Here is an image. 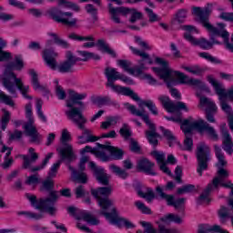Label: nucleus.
I'll return each instance as SVG.
<instances>
[{
	"instance_id": "obj_37",
	"label": "nucleus",
	"mask_w": 233,
	"mask_h": 233,
	"mask_svg": "<svg viewBox=\"0 0 233 233\" xmlns=\"http://www.w3.org/2000/svg\"><path fill=\"white\" fill-rule=\"evenodd\" d=\"M137 103H138V106L141 108L140 110H144L143 106H147L148 110H150V112L154 115V116H157V107L156 106V104H154V102L152 100H141L137 101Z\"/></svg>"
},
{
	"instance_id": "obj_15",
	"label": "nucleus",
	"mask_w": 233,
	"mask_h": 233,
	"mask_svg": "<svg viewBox=\"0 0 233 233\" xmlns=\"http://www.w3.org/2000/svg\"><path fill=\"white\" fill-rule=\"evenodd\" d=\"M207 81L209 82L217 94L218 96V100L220 104V108L227 114L228 117L233 116L232 106L227 102V97L225 96V86L221 84L214 76L208 75L207 76Z\"/></svg>"
},
{
	"instance_id": "obj_61",
	"label": "nucleus",
	"mask_w": 233,
	"mask_h": 233,
	"mask_svg": "<svg viewBox=\"0 0 233 233\" xmlns=\"http://www.w3.org/2000/svg\"><path fill=\"white\" fill-rule=\"evenodd\" d=\"M0 101L5 103V105H8L9 106H14L15 103L12 100V97L8 96L5 92L0 90Z\"/></svg>"
},
{
	"instance_id": "obj_59",
	"label": "nucleus",
	"mask_w": 233,
	"mask_h": 233,
	"mask_svg": "<svg viewBox=\"0 0 233 233\" xmlns=\"http://www.w3.org/2000/svg\"><path fill=\"white\" fill-rule=\"evenodd\" d=\"M196 190V187L194 185H186L182 187H179L177 191V194L183 195V194H190V192H194Z\"/></svg>"
},
{
	"instance_id": "obj_25",
	"label": "nucleus",
	"mask_w": 233,
	"mask_h": 233,
	"mask_svg": "<svg viewBox=\"0 0 233 233\" xmlns=\"http://www.w3.org/2000/svg\"><path fill=\"white\" fill-rule=\"evenodd\" d=\"M89 167H91V170H93L94 176L98 183L101 185H108L110 176L106 174L105 168L96 166V163L94 162H89Z\"/></svg>"
},
{
	"instance_id": "obj_47",
	"label": "nucleus",
	"mask_w": 233,
	"mask_h": 233,
	"mask_svg": "<svg viewBox=\"0 0 233 233\" xmlns=\"http://www.w3.org/2000/svg\"><path fill=\"white\" fill-rule=\"evenodd\" d=\"M181 68L183 70H186V72H188L189 74H193V76H199L203 70L198 66H181Z\"/></svg>"
},
{
	"instance_id": "obj_39",
	"label": "nucleus",
	"mask_w": 233,
	"mask_h": 233,
	"mask_svg": "<svg viewBox=\"0 0 233 233\" xmlns=\"http://www.w3.org/2000/svg\"><path fill=\"white\" fill-rule=\"evenodd\" d=\"M6 45H8L6 40L0 37V62L8 61V59L12 57V54H10V52L3 50L4 48H6Z\"/></svg>"
},
{
	"instance_id": "obj_58",
	"label": "nucleus",
	"mask_w": 233,
	"mask_h": 233,
	"mask_svg": "<svg viewBox=\"0 0 233 233\" xmlns=\"http://www.w3.org/2000/svg\"><path fill=\"white\" fill-rule=\"evenodd\" d=\"M68 38L72 39L73 41H94V36H81L76 35V33H71L68 35Z\"/></svg>"
},
{
	"instance_id": "obj_30",
	"label": "nucleus",
	"mask_w": 233,
	"mask_h": 233,
	"mask_svg": "<svg viewBox=\"0 0 233 233\" xmlns=\"http://www.w3.org/2000/svg\"><path fill=\"white\" fill-rule=\"evenodd\" d=\"M222 148L229 154V156H232L233 154V142H232V137H230V134L227 130H222Z\"/></svg>"
},
{
	"instance_id": "obj_35",
	"label": "nucleus",
	"mask_w": 233,
	"mask_h": 233,
	"mask_svg": "<svg viewBox=\"0 0 233 233\" xmlns=\"http://www.w3.org/2000/svg\"><path fill=\"white\" fill-rule=\"evenodd\" d=\"M117 94H121V96H127L128 97H131L133 101H137H137H141L139 95H137V93L134 92V90L129 87L118 86Z\"/></svg>"
},
{
	"instance_id": "obj_36",
	"label": "nucleus",
	"mask_w": 233,
	"mask_h": 233,
	"mask_svg": "<svg viewBox=\"0 0 233 233\" xmlns=\"http://www.w3.org/2000/svg\"><path fill=\"white\" fill-rule=\"evenodd\" d=\"M177 223V225H181L183 223V218L179 215L176 214H167L165 217L160 218V223L162 225H168V223Z\"/></svg>"
},
{
	"instance_id": "obj_18",
	"label": "nucleus",
	"mask_w": 233,
	"mask_h": 233,
	"mask_svg": "<svg viewBox=\"0 0 233 233\" xmlns=\"http://www.w3.org/2000/svg\"><path fill=\"white\" fill-rule=\"evenodd\" d=\"M72 137H70V132H68V129H63L61 141L64 146L59 150L60 157H62V160L66 159L68 161H74V159H76V154H74V148L72 147V145L67 144V141H70Z\"/></svg>"
},
{
	"instance_id": "obj_48",
	"label": "nucleus",
	"mask_w": 233,
	"mask_h": 233,
	"mask_svg": "<svg viewBox=\"0 0 233 233\" xmlns=\"http://www.w3.org/2000/svg\"><path fill=\"white\" fill-rule=\"evenodd\" d=\"M54 83L56 85V96L57 99H60L61 101L66 99V92L61 86H59V81L55 80Z\"/></svg>"
},
{
	"instance_id": "obj_46",
	"label": "nucleus",
	"mask_w": 233,
	"mask_h": 233,
	"mask_svg": "<svg viewBox=\"0 0 233 233\" xmlns=\"http://www.w3.org/2000/svg\"><path fill=\"white\" fill-rule=\"evenodd\" d=\"M35 108H36V114L39 117V119L43 123H46V116H45V113H43V100L41 98L36 99V104H35Z\"/></svg>"
},
{
	"instance_id": "obj_9",
	"label": "nucleus",
	"mask_w": 233,
	"mask_h": 233,
	"mask_svg": "<svg viewBox=\"0 0 233 233\" xmlns=\"http://www.w3.org/2000/svg\"><path fill=\"white\" fill-rule=\"evenodd\" d=\"M180 128L184 134H190L192 130H197L201 136L206 132L208 137L212 139V141H218L219 139L216 129L203 119H194L192 116H189L182 122Z\"/></svg>"
},
{
	"instance_id": "obj_49",
	"label": "nucleus",
	"mask_w": 233,
	"mask_h": 233,
	"mask_svg": "<svg viewBox=\"0 0 233 233\" xmlns=\"http://www.w3.org/2000/svg\"><path fill=\"white\" fill-rule=\"evenodd\" d=\"M119 134L127 141L132 139V131L130 130V127H128V125L127 124H124L123 127L120 128Z\"/></svg>"
},
{
	"instance_id": "obj_23",
	"label": "nucleus",
	"mask_w": 233,
	"mask_h": 233,
	"mask_svg": "<svg viewBox=\"0 0 233 233\" xmlns=\"http://www.w3.org/2000/svg\"><path fill=\"white\" fill-rule=\"evenodd\" d=\"M140 225L145 228L144 233H179L177 228H167V226L161 223V220L157 222L158 231L154 228L151 223L147 221H141Z\"/></svg>"
},
{
	"instance_id": "obj_63",
	"label": "nucleus",
	"mask_w": 233,
	"mask_h": 233,
	"mask_svg": "<svg viewBox=\"0 0 233 233\" xmlns=\"http://www.w3.org/2000/svg\"><path fill=\"white\" fill-rule=\"evenodd\" d=\"M135 42L137 43L140 48L143 50H152V46L147 43V41H144L142 37L140 36H135Z\"/></svg>"
},
{
	"instance_id": "obj_14",
	"label": "nucleus",
	"mask_w": 233,
	"mask_h": 233,
	"mask_svg": "<svg viewBox=\"0 0 233 233\" xmlns=\"http://www.w3.org/2000/svg\"><path fill=\"white\" fill-rule=\"evenodd\" d=\"M25 117L27 122L24 124L23 128L27 137H29V143L40 145L43 139V136L39 134L37 128H35V126H34L35 120L32 113V103L25 105Z\"/></svg>"
},
{
	"instance_id": "obj_8",
	"label": "nucleus",
	"mask_w": 233,
	"mask_h": 233,
	"mask_svg": "<svg viewBox=\"0 0 233 233\" xmlns=\"http://www.w3.org/2000/svg\"><path fill=\"white\" fill-rule=\"evenodd\" d=\"M137 194L139 198H143L147 201V203H152L154 199H164L167 205L169 207H174L175 208H181L185 205V198H178L176 200L174 195H168L165 193V190L162 187L157 186L156 187V194L150 187H147L145 190H138Z\"/></svg>"
},
{
	"instance_id": "obj_28",
	"label": "nucleus",
	"mask_w": 233,
	"mask_h": 233,
	"mask_svg": "<svg viewBox=\"0 0 233 233\" xmlns=\"http://www.w3.org/2000/svg\"><path fill=\"white\" fill-rule=\"evenodd\" d=\"M86 164L81 163L79 164V170H75L74 167H72V166H69L68 168L69 170L72 172V177L75 181H78V183H86L87 181V177H86V174L85 172H83V170H85L86 168Z\"/></svg>"
},
{
	"instance_id": "obj_62",
	"label": "nucleus",
	"mask_w": 233,
	"mask_h": 233,
	"mask_svg": "<svg viewBox=\"0 0 233 233\" xmlns=\"http://www.w3.org/2000/svg\"><path fill=\"white\" fill-rule=\"evenodd\" d=\"M118 66L123 68V70L127 72V74H130V70H132V62L128 60H118Z\"/></svg>"
},
{
	"instance_id": "obj_64",
	"label": "nucleus",
	"mask_w": 233,
	"mask_h": 233,
	"mask_svg": "<svg viewBox=\"0 0 233 233\" xmlns=\"http://www.w3.org/2000/svg\"><path fill=\"white\" fill-rule=\"evenodd\" d=\"M187 12L185 9L179 10L176 15V20L178 23H184L185 19H187Z\"/></svg>"
},
{
	"instance_id": "obj_43",
	"label": "nucleus",
	"mask_w": 233,
	"mask_h": 233,
	"mask_svg": "<svg viewBox=\"0 0 233 233\" xmlns=\"http://www.w3.org/2000/svg\"><path fill=\"white\" fill-rule=\"evenodd\" d=\"M160 130L167 140L169 147H174V145L177 144V139L176 138V136H174V134H172L170 130L165 129L164 127H160Z\"/></svg>"
},
{
	"instance_id": "obj_41",
	"label": "nucleus",
	"mask_w": 233,
	"mask_h": 233,
	"mask_svg": "<svg viewBox=\"0 0 233 233\" xmlns=\"http://www.w3.org/2000/svg\"><path fill=\"white\" fill-rule=\"evenodd\" d=\"M63 161H66V165H70V163H72V161H68L66 159L63 160V158L60 157V160L53 164L50 167L47 177H51L52 179V177H56V176H57V170H59V167H61V163H63Z\"/></svg>"
},
{
	"instance_id": "obj_60",
	"label": "nucleus",
	"mask_w": 233,
	"mask_h": 233,
	"mask_svg": "<svg viewBox=\"0 0 233 233\" xmlns=\"http://www.w3.org/2000/svg\"><path fill=\"white\" fill-rule=\"evenodd\" d=\"M135 206L142 214H152V210L145 205V203L137 200L135 202Z\"/></svg>"
},
{
	"instance_id": "obj_32",
	"label": "nucleus",
	"mask_w": 233,
	"mask_h": 233,
	"mask_svg": "<svg viewBox=\"0 0 233 233\" xmlns=\"http://www.w3.org/2000/svg\"><path fill=\"white\" fill-rule=\"evenodd\" d=\"M26 3H31V5H43L45 0H25ZM60 5H64L65 8H69L70 10H75V12H79V5H76L72 2H66L65 0H59Z\"/></svg>"
},
{
	"instance_id": "obj_24",
	"label": "nucleus",
	"mask_w": 233,
	"mask_h": 233,
	"mask_svg": "<svg viewBox=\"0 0 233 233\" xmlns=\"http://www.w3.org/2000/svg\"><path fill=\"white\" fill-rule=\"evenodd\" d=\"M104 75L107 79L106 84L107 88L117 94V86L116 85V82L117 81V69L112 66H106L104 70Z\"/></svg>"
},
{
	"instance_id": "obj_13",
	"label": "nucleus",
	"mask_w": 233,
	"mask_h": 233,
	"mask_svg": "<svg viewBox=\"0 0 233 233\" xmlns=\"http://www.w3.org/2000/svg\"><path fill=\"white\" fill-rule=\"evenodd\" d=\"M96 147H97L92 148L90 146H86L85 148L81 150V154L90 152L104 162L117 159V148L115 147L110 146V144L103 145L99 143H96Z\"/></svg>"
},
{
	"instance_id": "obj_11",
	"label": "nucleus",
	"mask_w": 233,
	"mask_h": 233,
	"mask_svg": "<svg viewBox=\"0 0 233 233\" xmlns=\"http://www.w3.org/2000/svg\"><path fill=\"white\" fill-rule=\"evenodd\" d=\"M124 107L130 112V114H133V116H137L138 117H142L143 121L146 122L149 131H146V137L150 143V145H153V147H157L158 141L157 137H159V135L156 133V126L150 121V118L148 117V115H147V111L145 110H137L134 105H131L130 103H125Z\"/></svg>"
},
{
	"instance_id": "obj_57",
	"label": "nucleus",
	"mask_w": 233,
	"mask_h": 233,
	"mask_svg": "<svg viewBox=\"0 0 233 233\" xmlns=\"http://www.w3.org/2000/svg\"><path fill=\"white\" fill-rule=\"evenodd\" d=\"M4 115L1 119L2 130H6V126L10 123V112L6 109H3Z\"/></svg>"
},
{
	"instance_id": "obj_54",
	"label": "nucleus",
	"mask_w": 233,
	"mask_h": 233,
	"mask_svg": "<svg viewBox=\"0 0 233 233\" xmlns=\"http://www.w3.org/2000/svg\"><path fill=\"white\" fill-rule=\"evenodd\" d=\"M52 156H54L53 153H48L40 166L31 167V172H37L39 170H43V168H45V167H46V165H48V161H50V159H52Z\"/></svg>"
},
{
	"instance_id": "obj_17",
	"label": "nucleus",
	"mask_w": 233,
	"mask_h": 233,
	"mask_svg": "<svg viewBox=\"0 0 233 233\" xmlns=\"http://www.w3.org/2000/svg\"><path fill=\"white\" fill-rule=\"evenodd\" d=\"M198 168L197 172L199 176H203V170L208 168V161L210 159V147L204 142H200L197 147Z\"/></svg>"
},
{
	"instance_id": "obj_53",
	"label": "nucleus",
	"mask_w": 233,
	"mask_h": 233,
	"mask_svg": "<svg viewBox=\"0 0 233 233\" xmlns=\"http://www.w3.org/2000/svg\"><path fill=\"white\" fill-rule=\"evenodd\" d=\"M129 15H130V19H129L130 23H136L137 21L143 19V13L137 11V9L131 8Z\"/></svg>"
},
{
	"instance_id": "obj_21",
	"label": "nucleus",
	"mask_w": 233,
	"mask_h": 233,
	"mask_svg": "<svg viewBox=\"0 0 233 233\" xmlns=\"http://www.w3.org/2000/svg\"><path fill=\"white\" fill-rule=\"evenodd\" d=\"M156 63H157V65H161L162 68L153 67V72H155V74H157V76H158V77H160V79H162V81H164V83L167 85V88H170V83L171 81H173V79L171 78L165 79L163 77L167 76V70H170V72H175V71L172 68H170V66H168V62L165 61V59L163 58L157 57Z\"/></svg>"
},
{
	"instance_id": "obj_1",
	"label": "nucleus",
	"mask_w": 233,
	"mask_h": 233,
	"mask_svg": "<svg viewBox=\"0 0 233 233\" xmlns=\"http://www.w3.org/2000/svg\"><path fill=\"white\" fill-rule=\"evenodd\" d=\"M86 97V93L79 94L74 90H69L68 99L66 101L67 110L66 115L73 121V123L77 124L78 128L83 131V136L78 137V145H85V143H96L101 137L92 135V131L85 129V123H86V118L83 116V99Z\"/></svg>"
},
{
	"instance_id": "obj_52",
	"label": "nucleus",
	"mask_w": 233,
	"mask_h": 233,
	"mask_svg": "<svg viewBox=\"0 0 233 233\" xmlns=\"http://www.w3.org/2000/svg\"><path fill=\"white\" fill-rule=\"evenodd\" d=\"M17 216H24V218H27V219H41L43 215L30 212V211H18Z\"/></svg>"
},
{
	"instance_id": "obj_33",
	"label": "nucleus",
	"mask_w": 233,
	"mask_h": 233,
	"mask_svg": "<svg viewBox=\"0 0 233 233\" xmlns=\"http://www.w3.org/2000/svg\"><path fill=\"white\" fill-rule=\"evenodd\" d=\"M47 35L48 37H51L53 39V43H55V45H56L57 46H60V48H70V43L61 38L58 34H56L54 32H48Z\"/></svg>"
},
{
	"instance_id": "obj_34",
	"label": "nucleus",
	"mask_w": 233,
	"mask_h": 233,
	"mask_svg": "<svg viewBox=\"0 0 233 233\" xmlns=\"http://www.w3.org/2000/svg\"><path fill=\"white\" fill-rule=\"evenodd\" d=\"M96 46L98 47V50L100 52H103V54H108V56H111V57H116V51L110 47L108 43L103 39H99Z\"/></svg>"
},
{
	"instance_id": "obj_3",
	"label": "nucleus",
	"mask_w": 233,
	"mask_h": 233,
	"mask_svg": "<svg viewBox=\"0 0 233 233\" xmlns=\"http://www.w3.org/2000/svg\"><path fill=\"white\" fill-rule=\"evenodd\" d=\"M215 154L218 159L217 176L213 178L212 183L208 185L207 188L198 198V205H208V203H210L208 194H210V192H214V190H218L219 187H224V188H232V182L230 180H226L229 174L228 170L223 168V167H227V159H225V155L223 154L221 147L215 146Z\"/></svg>"
},
{
	"instance_id": "obj_27",
	"label": "nucleus",
	"mask_w": 233,
	"mask_h": 233,
	"mask_svg": "<svg viewBox=\"0 0 233 233\" xmlns=\"http://www.w3.org/2000/svg\"><path fill=\"white\" fill-rule=\"evenodd\" d=\"M137 167L138 170H141V172H145L148 176L157 175L156 171H154V167H156V164L153 162H150V160L147 158H142L138 160Z\"/></svg>"
},
{
	"instance_id": "obj_50",
	"label": "nucleus",
	"mask_w": 233,
	"mask_h": 233,
	"mask_svg": "<svg viewBox=\"0 0 233 233\" xmlns=\"http://www.w3.org/2000/svg\"><path fill=\"white\" fill-rule=\"evenodd\" d=\"M29 74L31 76L33 88L35 90H39V88H41V84H39V77L37 76V73L35 72V70L31 69L29 71Z\"/></svg>"
},
{
	"instance_id": "obj_19",
	"label": "nucleus",
	"mask_w": 233,
	"mask_h": 233,
	"mask_svg": "<svg viewBox=\"0 0 233 233\" xmlns=\"http://www.w3.org/2000/svg\"><path fill=\"white\" fill-rule=\"evenodd\" d=\"M49 15L56 23H62L67 26H74L77 23V19L72 18L73 14L70 12H63L58 7H53L49 10Z\"/></svg>"
},
{
	"instance_id": "obj_2",
	"label": "nucleus",
	"mask_w": 233,
	"mask_h": 233,
	"mask_svg": "<svg viewBox=\"0 0 233 233\" xmlns=\"http://www.w3.org/2000/svg\"><path fill=\"white\" fill-rule=\"evenodd\" d=\"M24 66L23 58L21 56H16L15 57V62L8 63L5 66L4 74L0 76V83H2L5 88L11 94L12 97H17L18 88L25 99H32V96L28 95L30 86L23 84V81H21L20 78H17L15 74H14V70H23Z\"/></svg>"
},
{
	"instance_id": "obj_6",
	"label": "nucleus",
	"mask_w": 233,
	"mask_h": 233,
	"mask_svg": "<svg viewBox=\"0 0 233 233\" xmlns=\"http://www.w3.org/2000/svg\"><path fill=\"white\" fill-rule=\"evenodd\" d=\"M52 188H54V180H52L50 177H47V178L42 183V189L50 192L48 198L37 200V197L30 194H26V198L35 208H37L42 212L54 214V212H56L55 205L59 198V194L57 191H52Z\"/></svg>"
},
{
	"instance_id": "obj_16",
	"label": "nucleus",
	"mask_w": 233,
	"mask_h": 233,
	"mask_svg": "<svg viewBox=\"0 0 233 233\" xmlns=\"http://www.w3.org/2000/svg\"><path fill=\"white\" fill-rule=\"evenodd\" d=\"M158 100L160 101L161 105L164 106V108L167 110V112H169L170 114H174L177 112V116H166V119L167 121H174V123H181V113L179 110H185V112H188V107H187V104L183 102H177L174 103L170 101V98L168 96H160L158 97Z\"/></svg>"
},
{
	"instance_id": "obj_55",
	"label": "nucleus",
	"mask_w": 233,
	"mask_h": 233,
	"mask_svg": "<svg viewBox=\"0 0 233 233\" xmlns=\"http://www.w3.org/2000/svg\"><path fill=\"white\" fill-rule=\"evenodd\" d=\"M186 136V139L184 140V150H192V147H194V141L192 140V131L190 133H184Z\"/></svg>"
},
{
	"instance_id": "obj_56",
	"label": "nucleus",
	"mask_w": 233,
	"mask_h": 233,
	"mask_svg": "<svg viewBox=\"0 0 233 233\" xmlns=\"http://www.w3.org/2000/svg\"><path fill=\"white\" fill-rule=\"evenodd\" d=\"M117 123V117L116 116H109L106 118V121L101 123V128L104 130H106V128H110V127H113V125H116Z\"/></svg>"
},
{
	"instance_id": "obj_5",
	"label": "nucleus",
	"mask_w": 233,
	"mask_h": 233,
	"mask_svg": "<svg viewBox=\"0 0 233 233\" xmlns=\"http://www.w3.org/2000/svg\"><path fill=\"white\" fill-rule=\"evenodd\" d=\"M59 54L55 52L54 49L46 48L43 51V59L46 61L47 66L51 70H57L60 74H72L74 72V66H76V63L81 61V59L70 51H66V60L59 65H57V57Z\"/></svg>"
},
{
	"instance_id": "obj_12",
	"label": "nucleus",
	"mask_w": 233,
	"mask_h": 233,
	"mask_svg": "<svg viewBox=\"0 0 233 233\" xmlns=\"http://www.w3.org/2000/svg\"><path fill=\"white\" fill-rule=\"evenodd\" d=\"M182 30H185L187 33L184 34V39L186 41H188V43H191L195 46H200V48H203V50H210L214 45H219V42L216 40V35L218 37H221L219 35H210V39L211 42L205 39V38H200V39H196L190 33L192 32L194 34H199V31L198 28H196L194 25H182Z\"/></svg>"
},
{
	"instance_id": "obj_26",
	"label": "nucleus",
	"mask_w": 233,
	"mask_h": 233,
	"mask_svg": "<svg viewBox=\"0 0 233 233\" xmlns=\"http://www.w3.org/2000/svg\"><path fill=\"white\" fill-rule=\"evenodd\" d=\"M151 156H153V157L157 159L159 169L162 170L164 174H167V176H172V172L170 171L168 167H167V162H165V153L155 150L151 153Z\"/></svg>"
},
{
	"instance_id": "obj_42",
	"label": "nucleus",
	"mask_w": 233,
	"mask_h": 233,
	"mask_svg": "<svg viewBox=\"0 0 233 233\" xmlns=\"http://www.w3.org/2000/svg\"><path fill=\"white\" fill-rule=\"evenodd\" d=\"M108 8H109V15L115 23H117V7L116 5H117V0H108Z\"/></svg>"
},
{
	"instance_id": "obj_31",
	"label": "nucleus",
	"mask_w": 233,
	"mask_h": 233,
	"mask_svg": "<svg viewBox=\"0 0 233 233\" xmlns=\"http://www.w3.org/2000/svg\"><path fill=\"white\" fill-rule=\"evenodd\" d=\"M198 233H228V231L221 228L218 225L200 224Z\"/></svg>"
},
{
	"instance_id": "obj_44",
	"label": "nucleus",
	"mask_w": 233,
	"mask_h": 233,
	"mask_svg": "<svg viewBox=\"0 0 233 233\" xmlns=\"http://www.w3.org/2000/svg\"><path fill=\"white\" fill-rule=\"evenodd\" d=\"M117 228H136V225L134 223L130 222V220L123 218V217H117Z\"/></svg>"
},
{
	"instance_id": "obj_51",
	"label": "nucleus",
	"mask_w": 233,
	"mask_h": 233,
	"mask_svg": "<svg viewBox=\"0 0 233 233\" xmlns=\"http://www.w3.org/2000/svg\"><path fill=\"white\" fill-rule=\"evenodd\" d=\"M199 57H202L203 59H206L207 61H209V63H214L215 65H221V60H219L217 57L212 56L210 53L202 52L198 53Z\"/></svg>"
},
{
	"instance_id": "obj_7",
	"label": "nucleus",
	"mask_w": 233,
	"mask_h": 233,
	"mask_svg": "<svg viewBox=\"0 0 233 233\" xmlns=\"http://www.w3.org/2000/svg\"><path fill=\"white\" fill-rule=\"evenodd\" d=\"M92 196L96 198L100 207V216H105L106 219L108 220L110 225H117V211L114 208L111 212H107L108 208H112V200L108 198V196L112 194V187H98L92 189Z\"/></svg>"
},
{
	"instance_id": "obj_40",
	"label": "nucleus",
	"mask_w": 233,
	"mask_h": 233,
	"mask_svg": "<svg viewBox=\"0 0 233 233\" xmlns=\"http://www.w3.org/2000/svg\"><path fill=\"white\" fill-rule=\"evenodd\" d=\"M129 48L135 56H139L142 57V61H146L147 65H153L154 61H152V58H150V55L134 46H130Z\"/></svg>"
},
{
	"instance_id": "obj_38",
	"label": "nucleus",
	"mask_w": 233,
	"mask_h": 233,
	"mask_svg": "<svg viewBox=\"0 0 233 233\" xmlns=\"http://www.w3.org/2000/svg\"><path fill=\"white\" fill-rule=\"evenodd\" d=\"M132 8L118 6L117 7V23H125L127 21L128 15H130V11Z\"/></svg>"
},
{
	"instance_id": "obj_20",
	"label": "nucleus",
	"mask_w": 233,
	"mask_h": 233,
	"mask_svg": "<svg viewBox=\"0 0 233 233\" xmlns=\"http://www.w3.org/2000/svg\"><path fill=\"white\" fill-rule=\"evenodd\" d=\"M198 108L206 111V119H208V123H216V118H214L213 114L218 112V106H216L214 101L208 97H200Z\"/></svg>"
},
{
	"instance_id": "obj_22",
	"label": "nucleus",
	"mask_w": 233,
	"mask_h": 233,
	"mask_svg": "<svg viewBox=\"0 0 233 233\" xmlns=\"http://www.w3.org/2000/svg\"><path fill=\"white\" fill-rule=\"evenodd\" d=\"M67 211L69 212V214L75 216L76 219H83L84 221L88 223V225H99V220H97V218L92 216V214H90L88 211L77 210L74 207H69L67 208Z\"/></svg>"
},
{
	"instance_id": "obj_10",
	"label": "nucleus",
	"mask_w": 233,
	"mask_h": 233,
	"mask_svg": "<svg viewBox=\"0 0 233 233\" xmlns=\"http://www.w3.org/2000/svg\"><path fill=\"white\" fill-rule=\"evenodd\" d=\"M167 76H162L163 79L167 81V79H173V81L170 82V86L172 85H176V77L178 79L179 83L182 85H189L190 86H194L196 89L197 97H199V101H201V97H207L203 96V92H210V89L207 85L199 79L196 78H190L188 76L185 75L184 73H181L179 71H170L167 70Z\"/></svg>"
},
{
	"instance_id": "obj_45",
	"label": "nucleus",
	"mask_w": 233,
	"mask_h": 233,
	"mask_svg": "<svg viewBox=\"0 0 233 233\" xmlns=\"http://www.w3.org/2000/svg\"><path fill=\"white\" fill-rule=\"evenodd\" d=\"M78 56H80V61H88V59H95L96 61H99V59H101L98 55L87 51H78Z\"/></svg>"
},
{
	"instance_id": "obj_4",
	"label": "nucleus",
	"mask_w": 233,
	"mask_h": 233,
	"mask_svg": "<svg viewBox=\"0 0 233 233\" xmlns=\"http://www.w3.org/2000/svg\"><path fill=\"white\" fill-rule=\"evenodd\" d=\"M193 15H197L199 19L200 25L207 30V32L210 35H220L224 40V45L229 52H233V46L228 43V33L225 26H227L223 23H218L217 26H214L208 17L210 14H212V5H208L207 7L202 9L201 7H193Z\"/></svg>"
},
{
	"instance_id": "obj_29",
	"label": "nucleus",
	"mask_w": 233,
	"mask_h": 233,
	"mask_svg": "<svg viewBox=\"0 0 233 233\" xmlns=\"http://www.w3.org/2000/svg\"><path fill=\"white\" fill-rule=\"evenodd\" d=\"M29 155H23L22 158L24 159V168H30L32 167V164L35 163L37 159H39V155L35 153V149L33 147H30L29 150Z\"/></svg>"
}]
</instances>
